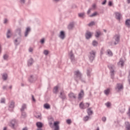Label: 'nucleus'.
Masks as SVG:
<instances>
[{
	"mask_svg": "<svg viewBox=\"0 0 130 130\" xmlns=\"http://www.w3.org/2000/svg\"><path fill=\"white\" fill-rule=\"evenodd\" d=\"M95 53L94 51H91L89 52V57L90 60H93L94 59V58L95 57Z\"/></svg>",
	"mask_w": 130,
	"mask_h": 130,
	"instance_id": "1",
	"label": "nucleus"
},
{
	"mask_svg": "<svg viewBox=\"0 0 130 130\" xmlns=\"http://www.w3.org/2000/svg\"><path fill=\"white\" fill-rule=\"evenodd\" d=\"M59 124V121H55L54 122V130H59V126L58 125Z\"/></svg>",
	"mask_w": 130,
	"mask_h": 130,
	"instance_id": "2",
	"label": "nucleus"
},
{
	"mask_svg": "<svg viewBox=\"0 0 130 130\" xmlns=\"http://www.w3.org/2000/svg\"><path fill=\"white\" fill-rule=\"evenodd\" d=\"M83 96H84V91L81 90L78 94V98L79 100H81L82 99V98H83Z\"/></svg>",
	"mask_w": 130,
	"mask_h": 130,
	"instance_id": "3",
	"label": "nucleus"
},
{
	"mask_svg": "<svg viewBox=\"0 0 130 130\" xmlns=\"http://www.w3.org/2000/svg\"><path fill=\"white\" fill-rule=\"evenodd\" d=\"M59 37L61 38V39H64V37H66V34H64V31H60Z\"/></svg>",
	"mask_w": 130,
	"mask_h": 130,
	"instance_id": "4",
	"label": "nucleus"
},
{
	"mask_svg": "<svg viewBox=\"0 0 130 130\" xmlns=\"http://www.w3.org/2000/svg\"><path fill=\"white\" fill-rule=\"evenodd\" d=\"M69 96L70 98H73L74 99H76L77 98V95L73 93H70L69 94Z\"/></svg>",
	"mask_w": 130,
	"mask_h": 130,
	"instance_id": "5",
	"label": "nucleus"
},
{
	"mask_svg": "<svg viewBox=\"0 0 130 130\" xmlns=\"http://www.w3.org/2000/svg\"><path fill=\"white\" fill-rule=\"evenodd\" d=\"M115 39L116 40V42L114 43L115 45H116L118 43V41H119V37L118 36H116L115 37Z\"/></svg>",
	"mask_w": 130,
	"mask_h": 130,
	"instance_id": "6",
	"label": "nucleus"
},
{
	"mask_svg": "<svg viewBox=\"0 0 130 130\" xmlns=\"http://www.w3.org/2000/svg\"><path fill=\"white\" fill-rule=\"evenodd\" d=\"M36 125H37V126L38 127V128H41L43 126V124H42V123L40 122H38L36 123Z\"/></svg>",
	"mask_w": 130,
	"mask_h": 130,
	"instance_id": "7",
	"label": "nucleus"
},
{
	"mask_svg": "<svg viewBox=\"0 0 130 130\" xmlns=\"http://www.w3.org/2000/svg\"><path fill=\"white\" fill-rule=\"evenodd\" d=\"M92 36V34L90 32H87L86 34V39H89V38H90V37Z\"/></svg>",
	"mask_w": 130,
	"mask_h": 130,
	"instance_id": "8",
	"label": "nucleus"
},
{
	"mask_svg": "<svg viewBox=\"0 0 130 130\" xmlns=\"http://www.w3.org/2000/svg\"><path fill=\"white\" fill-rule=\"evenodd\" d=\"M124 63V61L122 60H120L119 62L118 63V66H119L121 67H123V64Z\"/></svg>",
	"mask_w": 130,
	"mask_h": 130,
	"instance_id": "9",
	"label": "nucleus"
},
{
	"mask_svg": "<svg viewBox=\"0 0 130 130\" xmlns=\"http://www.w3.org/2000/svg\"><path fill=\"white\" fill-rule=\"evenodd\" d=\"M59 88V87L58 86H55L54 87V89H53V92L54 93H57V92H58V88Z\"/></svg>",
	"mask_w": 130,
	"mask_h": 130,
	"instance_id": "10",
	"label": "nucleus"
},
{
	"mask_svg": "<svg viewBox=\"0 0 130 130\" xmlns=\"http://www.w3.org/2000/svg\"><path fill=\"white\" fill-rule=\"evenodd\" d=\"M122 88H123V87L122 86V84H118L117 86V89H118V91H120L121 89H122Z\"/></svg>",
	"mask_w": 130,
	"mask_h": 130,
	"instance_id": "11",
	"label": "nucleus"
},
{
	"mask_svg": "<svg viewBox=\"0 0 130 130\" xmlns=\"http://www.w3.org/2000/svg\"><path fill=\"white\" fill-rule=\"evenodd\" d=\"M116 17L118 20H120V18H121V15L119 13H116Z\"/></svg>",
	"mask_w": 130,
	"mask_h": 130,
	"instance_id": "12",
	"label": "nucleus"
},
{
	"mask_svg": "<svg viewBox=\"0 0 130 130\" xmlns=\"http://www.w3.org/2000/svg\"><path fill=\"white\" fill-rule=\"evenodd\" d=\"M9 107L10 108H14L15 107V103L11 102L9 105Z\"/></svg>",
	"mask_w": 130,
	"mask_h": 130,
	"instance_id": "13",
	"label": "nucleus"
},
{
	"mask_svg": "<svg viewBox=\"0 0 130 130\" xmlns=\"http://www.w3.org/2000/svg\"><path fill=\"white\" fill-rule=\"evenodd\" d=\"M30 28L28 27L26 28V30L25 31V37H27L28 36V33H29V31H30Z\"/></svg>",
	"mask_w": 130,
	"mask_h": 130,
	"instance_id": "14",
	"label": "nucleus"
},
{
	"mask_svg": "<svg viewBox=\"0 0 130 130\" xmlns=\"http://www.w3.org/2000/svg\"><path fill=\"white\" fill-rule=\"evenodd\" d=\"M44 107L45 108H46V109H49V108H50V106H49V105L48 104H45L44 105Z\"/></svg>",
	"mask_w": 130,
	"mask_h": 130,
	"instance_id": "15",
	"label": "nucleus"
},
{
	"mask_svg": "<svg viewBox=\"0 0 130 130\" xmlns=\"http://www.w3.org/2000/svg\"><path fill=\"white\" fill-rule=\"evenodd\" d=\"M126 25L127 26V27H129L130 26V20L128 19L125 22Z\"/></svg>",
	"mask_w": 130,
	"mask_h": 130,
	"instance_id": "16",
	"label": "nucleus"
},
{
	"mask_svg": "<svg viewBox=\"0 0 130 130\" xmlns=\"http://www.w3.org/2000/svg\"><path fill=\"white\" fill-rule=\"evenodd\" d=\"M33 63V59L30 58L28 60V66H31Z\"/></svg>",
	"mask_w": 130,
	"mask_h": 130,
	"instance_id": "17",
	"label": "nucleus"
},
{
	"mask_svg": "<svg viewBox=\"0 0 130 130\" xmlns=\"http://www.w3.org/2000/svg\"><path fill=\"white\" fill-rule=\"evenodd\" d=\"M94 25H95V22L94 21H92L88 24L89 27H92V26H94Z\"/></svg>",
	"mask_w": 130,
	"mask_h": 130,
	"instance_id": "18",
	"label": "nucleus"
},
{
	"mask_svg": "<svg viewBox=\"0 0 130 130\" xmlns=\"http://www.w3.org/2000/svg\"><path fill=\"white\" fill-rule=\"evenodd\" d=\"M7 78H8V75H7L6 74H3V79L4 80H7Z\"/></svg>",
	"mask_w": 130,
	"mask_h": 130,
	"instance_id": "19",
	"label": "nucleus"
},
{
	"mask_svg": "<svg viewBox=\"0 0 130 130\" xmlns=\"http://www.w3.org/2000/svg\"><path fill=\"white\" fill-rule=\"evenodd\" d=\"M49 53V51H48V50H45L44 51V54H45V55H48Z\"/></svg>",
	"mask_w": 130,
	"mask_h": 130,
	"instance_id": "20",
	"label": "nucleus"
},
{
	"mask_svg": "<svg viewBox=\"0 0 130 130\" xmlns=\"http://www.w3.org/2000/svg\"><path fill=\"white\" fill-rule=\"evenodd\" d=\"M108 55H110V56H112V52L110 51V50H108L107 51Z\"/></svg>",
	"mask_w": 130,
	"mask_h": 130,
	"instance_id": "21",
	"label": "nucleus"
},
{
	"mask_svg": "<svg viewBox=\"0 0 130 130\" xmlns=\"http://www.w3.org/2000/svg\"><path fill=\"white\" fill-rule=\"evenodd\" d=\"M100 34H101V32L100 31H96V34L95 35V37L98 38L99 36H100Z\"/></svg>",
	"mask_w": 130,
	"mask_h": 130,
	"instance_id": "22",
	"label": "nucleus"
},
{
	"mask_svg": "<svg viewBox=\"0 0 130 130\" xmlns=\"http://www.w3.org/2000/svg\"><path fill=\"white\" fill-rule=\"evenodd\" d=\"M10 37H11V31L8 30L7 34V38H10Z\"/></svg>",
	"mask_w": 130,
	"mask_h": 130,
	"instance_id": "23",
	"label": "nucleus"
},
{
	"mask_svg": "<svg viewBox=\"0 0 130 130\" xmlns=\"http://www.w3.org/2000/svg\"><path fill=\"white\" fill-rule=\"evenodd\" d=\"M109 92H110V90L109 89H107L105 91V93L106 95H108V94H109Z\"/></svg>",
	"mask_w": 130,
	"mask_h": 130,
	"instance_id": "24",
	"label": "nucleus"
},
{
	"mask_svg": "<svg viewBox=\"0 0 130 130\" xmlns=\"http://www.w3.org/2000/svg\"><path fill=\"white\" fill-rule=\"evenodd\" d=\"M88 114H92V113H93V112L92 111V110H91L90 109H88Z\"/></svg>",
	"mask_w": 130,
	"mask_h": 130,
	"instance_id": "25",
	"label": "nucleus"
},
{
	"mask_svg": "<svg viewBox=\"0 0 130 130\" xmlns=\"http://www.w3.org/2000/svg\"><path fill=\"white\" fill-rule=\"evenodd\" d=\"M97 12H94L92 15H90V17H95V16H97Z\"/></svg>",
	"mask_w": 130,
	"mask_h": 130,
	"instance_id": "26",
	"label": "nucleus"
},
{
	"mask_svg": "<svg viewBox=\"0 0 130 130\" xmlns=\"http://www.w3.org/2000/svg\"><path fill=\"white\" fill-rule=\"evenodd\" d=\"M98 44V43H97V42L93 41L92 43V45H93V46H96V45H97Z\"/></svg>",
	"mask_w": 130,
	"mask_h": 130,
	"instance_id": "27",
	"label": "nucleus"
},
{
	"mask_svg": "<svg viewBox=\"0 0 130 130\" xmlns=\"http://www.w3.org/2000/svg\"><path fill=\"white\" fill-rule=\"evenodd\" d=\"M80 108H84V104H83V103H81L80 104Z\"/></svg>",
	"mask_w": 130,
	"mask_h": 130,
	"instance_id": "28",
	"label": "nucleus"
},
{
	"mask_svg": "<svg viewBox=\"0 0 130 130\" xmlns=\"http://www.w3.org/2000/svg\"><path fill=\"white\" fill-rule=\"evenodd\" d=\"M8 57H9V56H8V55H4V59H7Z\"/></svg>",
	"mask_w": 130,
	"mask_h": 130,
	"instance_id": "29",
	"label": "nucleus"
},
{
	"mask_svg": "<svg viewBox=\"0 0 130 130\" xmlns=\"http://www.w3.org/2000/svg\"><path fill=\"white\" fill-rule=\"evenodd\" d=\"M126 128L127 130H130V124H128L126 126Z\"/></svg>",
	"mask_w": 130,
	"mask_h": 130,
	"instance_id": "30",
	"label": "nucleus"
},
{
	"mask_svg": "<svg viewBox=\"0 0 130 130\" xmlns=\"http://www.w3.org/2000/svg\"><path fill=\"white\" fill-rule=\"evenodd\" d=\"M84 15H85L84 13H79V17H83L84 16Z\"/></svg>",
	"mask_w": 130,
	"mask_h": 130,
	"instance_id": "31",
	"label": "nucleus"
},
{
	"mask_svg": "<svg viewBox=\"0 0 130 130\" xmlns=\"http://www.w3.org/2000/svg\"><path fill=\"white\" fill-rule=\"evenodd\" d=\"M67 123H68V124H70L71 122V121L70 119H68L67 120Z\"/></svg>",
	"mask_w": 130,
	"mask_h": 130,
	"instance_id": "32",
	"label": "nucleus"
},
{
	"mask_svg": "<svg viewBox=\"0 0 130 130\" xmlns=\"http://www.w3.org/2000/svg\"><path fill=\"white\" fill-rule=\"evenodd\" d=\"M15 121H14V120H12V121H11V124H12V126H14V125H15Z\"/></svg>",
	"mask_w": 130,
	"mask_h": 130,
	"instance_id": "33",
	"label": "nucleus"
},
{
	"mask_svg": "<svg viewBox=\"0 0 130 130\" xmlns=\"http://www.w3.org/2000/svg\"><path fill=\"white\" fill-rule=\"evenodd\" d=\"M6 100H5V99H2L1 100V102L2 103H5Z\"/></svg>",
	"mask_w": 130,
	"mask_h": 130,
	"instance_id": "34",
	"label": "nucleus"
},
{
	"mask_svg": "<svg viewBox=\"0 0 130 130\" xmlns=\"http://www.w3.org/2000/svg\"><path fill=\"white\" fill-rule=\"evenodd\" d=\"M88 119H89V117L86 116L84 118V120H85V121H86V120H88Z\"/></svg>",
	"mask_w": 130,
	"mask_h": 130,
	"instance_id": "35",
	"label": "nucleus"
},
{
	"mask_svg": "<svg viewBox=\"0 0 130 130\" xmlns=\"http://www.w3.org/2000/svg\"><path fill=\"white\" fill-rule=\"evenodd\" d=\"M111 104L110 103H107L106 104V106H107V107H109V106H110Z\"/></svg>",
	"mask_w": 130,
	"mask_h": 130,
	"instance_id": "36",
	"label": "nucleus"
},
{
	"mask_svg": "<svg viewBox=\"0 0 130 130\" xmlns=\"http://www.w3.org/2000/svg\"><path fill=\"white\" fill-rule=\"evenodd\" d=\"M76 75H77L78 76H81V74H80V72H76Z\"/></svg>",
	"mask_w": 130,
	"mask_h": 130,
	"instance_id": "37",
	"label": "nucleus"
},
{
	"mask_svg": "<svg viewBox=\"0 0 130 130\" xmlns=\"http://www.w3.org/2000/svg\"><path fill=\"white\" fill-rule=\"evenodd\" d=\"M44 41H45L44 39H43L41 40V43L43 44V43H44Z\"/></svg>",
	"mask_w": 130,
	"mask_h": 130,
	"instance_id": "38",
	"label": "nucleus"
},
{
	"mask_svg": "<svg viewBox=\"0 0 130 130\" xmlns=\"http://www.w3.org/2000/svg\"><path fill=\"white\" fill-rule=\"evenodd\" d=\"M25 108H26V106H23L21 108V110H24Z\"/></svg>",
	"mask_w": 130,
	"mask_h": 130,
	"instance_id": "39",
	"label": "nucleus"
},
{
	"mask_svg": "<svg viewBox=\"0 0 130 130\" xmlns=\"http://www.w3.org/2000/svg\"><path fill=\"white\" fill-rule=\"evenodd\" d=\"M37 118H41V115H39L36 116Z\"/></svg>",
	"mask_w": 130,
	"mask_h": 130,
	"instance_id": "40",
	"label": "nucleus"
},
{
	"mask_svg": "<svg viewBox=\"0 0 130 130\" xmlns=\"http://www.w3.org/2000/svg\"><path fill=\"white\" fill-rule=\"evenodd\" d=\"M112 3H111V2H109V6H112Z\"/></svg>",
	"mask_w": 130,
	"mask_h": 130,
	"instance_id": "41",
	"label": "nucleus"
},
{
	"mask_svg": "<svg viewBox=\"0 0 130 130\" xmlns=\"http://www.w3.org/2000/svg\"><path fill=\"white\" fill-rule=\"evenodd\" d=\"M106 4V0H105V1L102 3V5H105Z\"/></svg>",
	"mask_w": 130,
	"mask_h": 130,
	"instance_id": "42",
	"label": "nucleus"
},
{
	"mask_svg": "<svg viewBox=\"0 0 130 130\" xmlns=\"http://www.w3.org/2000/svg\"><path fill=\"white\" fill-rule=\"evenodd\" d=\"M29 51H30V52H32L33 51V49L30 48L29 49Z\"/></svg>",
	"mask_w": 130,
	"mask_h": 130,
	"instance_id": "43",
	"label": "nucleus"
},
{
	"mask_svg": "<svg viewBox=\"0 0 130 130\" xmlns=\"http://www.w3.org/2000/svg\"><path fill=\"white\" fill-rule=\"evenodd\" d=\"M32 100L34 101V102H35L36 100L35 99H34V96H32Z\"/></svg>",
	"mask_w": 130,
	"mask_h": 130,
	"instance_id": "44",
	"label": "nucleus"
},
{
	"mask_svg": "<svg viewBox=\"0 0 130 130\" xmlns=\"http://www.w3.org/2000/svg\"><path fill=\"white\" fill-rule=\"evenodd\" d=\"M92 7H93V8H94V9H95V8H96V5H93V6H92Z\"/></svg>",
	"mask_w": 130,
	"mask_h": 130,
	"instance_id": "45",
	"label": "nucleus"
},
{
	"mask_svg": "<svg viewBox=\"0 0 130 130\" xmlns=\"http://www.w3.org/2000/svg\"><path fill=\"white\" fill-rule=\"evenodd\" d=\"M90 13H91V10H89L87 12V14H90Z\"/></svg>",
	"mask_w": 130,
	"mask_h": 130,
	"instance_id": "46",
	"label": "nucleus"
},
{
	"mask_svg": "<svg viewBox=\"0 0 130 130\" xmlns=\"http://www.w3.org/2000/svg\"><path fill=\"white\" fill-rule=\"evenodd\" d=\"M21 3L24 4V3H25V0H21Z\"/></svg>",
	"mask_w": 130,
	"mask_h": 130,
	"instance_id": "47",
	"label": "nucleus"
},
{
	"mask_svg": "<svg viewBox=\"0 0 130 130\" xmlns=\"http://www.w3.org/2000/svg\"><path fill=\"white\" fill-rule=\"evenodd\" d=\"M103 120H104V121H105L106 120V118H103Z\"/></svg>",
	"mask_w": 130,
	"mask_h": 130,
	"instance_id": "48",
	"label": "nucleus"
},
{
	"mask_svg": "<svg viewBox=\"0 0 130 130\" xmlns=\"http://www.w3.org/2000/svg\"><path fill=\"white\" fill-rule=\"evenodd\" d=\"M128 114H129V115H130V108H129Z\"/></svg>",
	"mask_w": 130,
	"mask_h": 130,
	"instance_id": "49",
	"label": "nucleus"
},
{
	"mask_svg": "<svg viewBox=\"0 0 130 130\" xmlns=\"http://www.w3.org/2000/svg\"><path fill=\"white\" fill-rule=\"evenodd\" d=\"M7 22H8V20L7 19L5 20L4 23H7Z\"/></svg>",
	"mask_w": 130,
	"mask_h": 130,
	"instance_id": "50",
	"label": "nucleus"
},
{
	"mask_svg": "<svg viewBox=\"0 0 130 130\" xmlns=\"http://www.w3.org/2000/svg\"><path fill=\"white\" fill-rule=\"evenodd\" d=\"M86 105H87V107H89V104L88 103H86Z\"/></svg>",
	"mask_w": 130,
	"mask_h": 130,
	"instance_id": "51",
	"label": "nucleus"
},
{
	"mask_svg": "<svg viewBox=\"0 0 130 130\" xmlns=\"http://www.w3.org/2000/svg\"><path fill=\"white\" fill-rule=\"evenodd\" d=\"M23 130H28L26 127L24 128Z\"/></svg>",
	"mask_w": 130,
	"mask_h": 130,
	"instance_id": "52",
	"label": "nucleus"
},
{
	"mask_svg": "<svg viewBox=\"0 0 130 130\" xmlns=\"http://www.w3.org/2000/svg\"><path fill=\"white\" fill-rule=\"evenodd\" d=\"M128 78H129V79H130V71H129V76H128Z\"/></svg>",
	"mask_w": 130,
	"mask_h": 130,
	"instance_id": "53",
	"label": "nucleus"
},
{
	"mask_svg": "<svg viewBox=\"0 0 130 130\" xmlns=\"http://www.w3.org/2000/svg\"><path fill=\"white\" fill-rule=\"evenodd\" d=\"M4 130H7V128L6 127H4Z\"/></svg>",
	"mask_w": 130,
	"mask_h": 130,
	"instance_id": "54",
	"label": "nucleus"
},
{
	"mask_svg": "<svg viewBox=\"0 0 130 130\" xmlns=\"http://www.w3.org/2000/svg\"><path fill=\"white\" fill-rule=\"evenodd\" d=\"M127 2H128V3L129 4V3H130V0H127Z\"/></svg>",
	"mask_w": 130,
	"mask_h": 130,
	"instance_id": "55",
	"label": "nucleus"
},
{
	"mask_svg": "<svg viewBox=\"0 0 130 130\" xmlns=\"http://www.w3.org/2000/svg\"><path fill=\"white\" fill-rule=\"evenodd\" d=\"M71 58H73V55H71Z\"/></svg>",
	"mask_w": 130,
	"mask_h": 130,
	"instance_id": "56",
	"label": "nucleus"
},
{
	"mask_svg": "<svg viewBox=\"0 0 130 130\" xmlns=\"http://www.w3.org/2000/svg\"><path fill=\"white\" fill-rule=\"evenodd\" d=\"M37 130H42L41 128H38Z\"/></svg>",
	"mask_w": 130,
	"mask_h": 130,
	"instance_id": "57",
	"label": "nucleus"
},
{
	"mask_svg": "<svg viewBox=\"0 0 130 130\" xmlns=\"http://www.w3.org/2000/svg\"><path fill=\"white\" fill-rule=\"evenodd\" d=\"M69 28H72V26L71 27V25L69 26Z\"/></svg>",
	"mask_w": 130,
	"mask_h": 130,
	"instance_id": "58",
	"label": "nucleus"
},
{
	"mask_svg": "<svg viewBox=\"0 0 130 130\" xmlns=\"http://www.w3.org/2000/svg\"><path fill=\"white\" fill-rule=\"evenodd\" d=\"M60 95H62V93H60Z\"/></svg>",
	"mask_w": 130,
	"mask_h": 130,
	"instance_id": "59",
	"label": "nucleus"
},
{
	"mask_svg": "<svg viewBox=\"0 0 130 130\" xmlns=\"http://www.w3.org/2000/svg\"><path fill=\"white\" fill-rule=\"evenodd\" d=\"M96 130H99V128H98Z\"/></svg>",
	"mask_w": 130,
	"mask_h": 130,
	"instance_id": "60",
	"label": "nucleus"
},
{
	"mask_svg": "<svg viewBox=\"0 0 130 130\" xmlns=\"http://www.w3.org/2000/svg\"><path fill=\"white\" fill-rule=\"evenodd\" d=\"M15 41H16V42H17V40H15Z\"/></svg>",
	"mask_w": 130,
	"mask_h": 130,
	"instance_id": "61",
	"label": "nucleus"
},
{
	"mask_svg": "<svg viewBox=\"0 0 130 130\" xmlns=\"http://www.w3.org/2000/svg\"><path fill=\"white\" fill-rule=\"evenodd\" d=\"M55 1H58V0H55Z\"/></svg>",
	"mask_w": 130,
	"mask_h": 130,
	"instance_id": "62",
	"label": "nucleus"
},
{
	"mask_svg": "<svg viewBox=\"0 0 130 130\" xmlns=\"http://www.w3.org/2000/svg\"><path fill=\"white\" fill-rule=\"evenodd\" d=\"M0 48H1V46H0Z\"/></svg>",
	"mask_w": 130,
	"mask_h": 130,
	"instance_id": "63",
	"label": "nucleus"
}]
</instances>
